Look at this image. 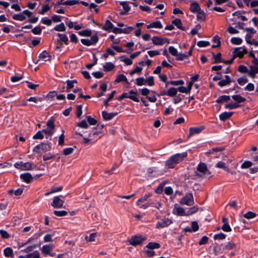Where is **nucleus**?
I'll list each match as a JSON object with an SVG mask.
<instances>
[{
    "label": "nucleus",
    "instance_id": "f257e3e1",
    "mask_svg": "<svg viewBox=\"0 0 258 258\" xmlns=\"http://www.w3.org/2000/svg\"><path fill=\"white\" fill-rule=\"evenodd\" d=\"M150 195H145L137 201V205L141 209H146L150 206L154 207L159 209L161 204L159 202L155 203L156 201L150 199Z\"/></svg>",
    "mask_w": 258,
    "mask_h": 258
},
{
    "label": "nucleus",
    "instance_id": "f03ea898",
    "mask_svg": "<svg viewBox=\"0 0 258 258\" xmlns=\"http://www.w3.org/2000/svg\"><path fill=\"white\" fill-rule=\"evenodd\" d=\"M187 152L175 154L171 156L166 162L165 165L169 168L174 167L176 164L182 162L187 157Z\"/></svg>",
    "mask_w": 258,
    "mask_h": 258
},
{
    "label": "nucleus",
    "instance_id": "7ed1b4c3",
    "mask_svg": "<svg viewBox=\"0 0 258 258\" xmlns=\"http://www.w3.org/2000/svg\"><path fill=\"white\" fill-rule=\"evenodd\" d=\"M195 174L197 176L206 178L211 176V172L208 169L206 164L202 162L198 164L197 171H195Z\"/></svg>",
    "mask_w": 258,
    "mask_h": 258
},
{
    "label": "nucleus",
    "instance_id": "20e7f679",
    "mask_svg": "<svg viewBox=\"0 0 258 258\" xmlns=\"http://www.w3.org/2000/svg\"><path fill=\"white\" fill-rule=\"evenodd\" d=\"M47 128L42 130L43 133L46 135V138L50 137V140L51 139V136L54 133L55 125L54 120L50 118L47 121Z\"/></svg>",
    "mask_w": 258,
    "mask_h": 258
},
{
    "label": "nucleus",
    "instance_id": "39448f33",
    "mask_svg": "<svg viewBox=\"0 0 258 258\" xmlns=\"http://www.w3.org/2000/svg\"><path fill=\"white\" fill-rule=\"evenodd\" d=\"M179 203L181 205H185L188 206H192L195 203L192 194L191 192L186 194L180 199Z\"/></svg>",
    "mask_w": 258,
    "mask_h": 258
},
{
    "label": "nucleus",
    "instance_id": "423d86ee",
    "mask_svg": "<svg viewBox=\"0 0 258 258\" xmlns=\"http://www.w3.org/2000/svg\"><path fill=\"white\" fill-rule=\"evenodd\" d=\"M14 166L17 169L21 170H32L35 167L34 165L30 162H18L15 163Z\"/></svg>",
    "mask_w": 258,
    "mask_h": 258
},
{
    "label": "nucleus",
    "instance_id": "0eeeda50",
    "mask_svg": "<svg viewBox=\"0 0 258 258\" xmlns=\"http://www.w3.org/2000/svg\"><path fill=\"white\" fill-rule=\"evenodd\" d=\"M51 149V146L50 143H42L40 144L37 145L33 149V152L36 153H39V150H41L44 152L49 151Z\"/></svg>",
    "mask_w": 258,
    "mask_h": 258
},
{
    "label": "nucleus",
    "instance_id": "6e6552de",
    "mask_svg": "<svg viewBox=\"0 0 258 258\" xmlns=\"http://www.w3.org/2000/svg\"><path fill=\"white\" fill-rule=\"evenodd\" d=\"M32 13L27 10H24L22 13L14 14L12 18L14 20L22 21L26 19V16L28 17H31Z\"/></svg>",
    "mask_w": 258,
    "mask_h": 258
},
{
    "label": "nucleus",
    "instance_id": "1a4fd4ad",
    "mask_svg": "<svg viewBox=\"0 0 258 258\" xmlns=\"http://www.w3.org/2000/svg\"><path fill=\"white\" fill-rule=\"evenodd\" d=\"M145 239L146 237L142 235H135L131 237L128 242L130 244L136 246L142 244Z\"/></svg>",
    "mask_w": 258,
    "mask_h": 258
},
{
    "label": "nucleus",
    "instance_id": "9d476101",
    "mask_svg": "<svg viewBox=\"0 0 258 258\" xmlns=\"http://www.w3.org/2000/svg\"><path fill=\"white\" fill-rule=\"evenodd\" d=\"M98 41V36L96 34L93 35L90 39H81V42L83 44L86 46L95 45Z\"/></svg>",
    "mask_w": 258,
    "mask_h": 258
},
{
    "label": "nucleus",
    "instance_id": "9b49d317",
    "mask_svg": "<svg viewBox=\"0 0 258 258\" xmlns=\"http://www.w3.org/2000/svg\"><path fill=\"white\" fill-rule=\"evenodd\" d=\"M246 5L248 7L252 9V11L254 14L258 15V0L250 1L249 0H244Z\"/></svg>",
    "mask_w": 258,
    "mask_h": 258
},
{
    "label": "nucleus",
    "instance_id": "f8f14e48",
    "mask_svg": "<svg viewBox=\"0 0 258 258\" xmlns=\"http://www.w3.org/2000/svg\"><path fill=\"white\" fill-rule=\"evenodd\" d=\"M172 223V220L169 218H163L158 221L156 227L158 229L163 228L170 225Z\"/></svg>",
    "mask_w": 258,
    "mask_h": 258
},
{
    "label": "nucleus",
    "instance_id": "ddd939ff",
    "mask_svg": "<svg viewBox=\"0 0 258 258\" xmlns=\"http://www.w3.org/2000/svg\"><path fill=\"white\" fill-rule=\"evenodd\" d=\"M63 203L64 201L59 197L55 196L53 198L51 205L54 208H60L63 207Z\"/></svg>",
    "mask_w": 258,
    "mask_h": 258
},
{
    "label": "nucleus",
    "instance_id": "4468645a",
    "mask_svg": "<svg viewBox=\"0 0 258 258\" xmlns=\"http://www.w3.org/2000/svg\"><path fill=\"white\" fill-rule=\"evenodd\" d=\"M153 43L156 45H162L165 43H169L167 38H162L158 36H154L152 38Z\"/></svg>",
    "mask_w": 258,
    "mask_h": 258
},
{
    "label": "nucleus",
    "instance_id": "2eb2a0df",
    "mask_svg": "<svg viewBox=\"0 0 258 258\" xmlns=\"http://www.w3.org/2000/svg\"><path fill=\"white\" fill-rule=\"evenodd\" d=\"M233 53H234V57H241L243 55L247 53V50L243 47L236 48Z\"/></svg>",
    "mask_w": 258,
    "mask_h": 258
},
{
    "label": "nucleus",
    "instance_id": "dca6fc26",
    "mask_svg": "<svg viewBox=\"0 0 258 258\" xmlns=\"http://www.w3.org/2000/svg\"><path fill=\"white\" fill-rule=\"evenodd\" d=\"M173 210V213L178 216H186L185 210L182 207H178L177 204L175 205Z\"/></svg>",
    "mask_w": 258,
    "mask_h": 258
},
{
    "label": "nucleus",
    "instance_id": "f3484780",
    "mask_svg": "<svg viewBox=\"0 0 258 258\" xmlns=\"http://www.w3.org/2000/svg\"><path fill=\"white\" fill-rule=\"evenodd\" d=\"M80 3L79 0H69L67 1L63 2V0H61V3H56L55 4V6H59L61 5H68V6H73Z\"/></svg>",
    "mask_w": 258,
    "mask_h": 258
},
{
    "label": "nucleus",
    "instance_id": "a211bd4d",
    "mask_svg": "<svg viewBox=\"0 0 258 258\" xmlns=\"http://www.w3.org/2000/svg\"><path fill=\"white\" fill-rule=\"evenodd\" d=\"M203 128L204 127L203 126L190 127L189 130L188 137H190L194 135L199 134L202 132Z\"/></svg>",
    "mask_w": 258,
    "mask_h": 258
},
{
    "label": "nucleus",
    "instance_id": "6ab92c4d",
    "mask_svg": "<svg viewBox=\"0 0 258 258\" xmlns=\"http://www.w3.org/2000/svg\"><path fill=\"white\" fill-rule=\"evenodd\" d=\"M39 60L44 61H50L51 56L46 50L43 51L39 55Z\"/></svg>",
    "mask_w": 258,
    "mask_h": 258
},
{
    "label": "nucleus",
    "instance_id": "aec40b11",
    "mask_svg": "<svg viewBox=\"0 0 258 258\" xmlns=\"http://www.w3.org/2000/svg\"><path fill=\"white\" fill-rule=\"evenodd\" d=\"M177 93V89L172 87L169 88L167 91H164L161 93V95H165L170 97L175 96Z\"/></svg>",
    "mask_w": 258,
    "mask_h": 258
},
{
    "label": "nucleus",
    "instance_id": "412c9836",
    "mask_svg": "<svg viewBox=\"0 0 258 258\" xmlns=\"http://www.w3.org/2000/svg\"><path fill=\"white\" fill-rule=\"evenodd\" d=\"M18 258H40L39 252L37 250L34 252L26 254L25 255H20Z\"/></svg>",
    "mask_w": 258,
    "mask_h": 258
},
{
    "label": "nucleus",
    "instance_id": "4be33fe9",
    "mask_svg": "<svg viewBox=\"0 0 258 258\" xmlns=\"http://www.w3.org/2000/svg\"><path fill=\"white\" fill-rule=\"evenodd\" d=\"M117 115L116 112H110L108 113L106 111H103L102 112V115L104 120H108L112 119L114 116Z\"/></svg>",
    "mask_w": 258,
    "mask_h": 258
},
{
    "label": "nucleus",
    "instance_id": "5701e85b",
    "mask_svg": "<svg viewBox=\"0 0 258 258\" xmlns=\"http://www.w3.org/2000/svg\"><path fill=\"white\" fill-rule=\"evenodd\" d=\"M232 81L230 77L228 75H226L225 76V79H223L222 80H220L218 83V84L219 86H220L221 87H224V86H227L228 84H229Z\"/></svg>",
    "mask_w": 258,
    "mask_h": 258
},
{
    "label": "nucleus",
    "instance_id": "b1692460",
    "mask_svg": "<svg viewBox=\"0 0 258 258\" xmlns=\"http://www.w3.org/2000/svg\"><path fill=\"white\" fill-rule=\"evenodd\" d=\"M20 178L24 182L27 183L30 182L33 178L31 174L29 173L21 174L20 175Z\"/></svg>",
    "mask_w": 258,
    "mask_h": 258
},
{
    "label": "nucleus",
    "instance_id": "393cba45",
    "mask_svg": "<svg viewBox=\"0 0 258 258\" xmlns=\"http://www.w3.org/2000/svg\"><path fill=\"white\" fill-rule=\"evenodd\" d=\"M162 27L163 25L160 21H156L153 22L147 25V28L148 29H150L151 28H162Z\"/></svg>",
    "mask_w": 258,
    "mask_h": 258
},
{
    "label": "nucleus",
    "instance_id": "a878e982",
    "mask_svg": "<svg viewBox=\"0 0 258 258\" xmlns=\"http://www.w3.org/2000/svg\"><path fill=\"white\" fill-rule=\"evenodd\" d=\"M53 247L54 245L52 244L44 245L42 247V252L44 254H48Z\"/></svg>",
    "mask_w": 258,
    "mask_h": 258
},
{
    "label": "nucleus",
    "instance_id": "bb28decb",
    "mask_svg": "<svg viewBox=\"0 0 258 258\" xmlns=\"http://www.w3.org/2000/svg\"><path fill=\"white\" fill-rule=\"evenodd\" d=\"M119 4L122 6L124 10V12H121L120 13V15H125L130 10L128 3L127 2H120Z\"/></svg>",
    "mask_w": 258,
    "mask_h": 258
},
{
    "label": "nucleus",
    "instance_id": "cd10ccee",
    "mask_svg": "<svg viewBox=\"0 0 258 258\" xmlns=\"http://www.w3.org/2000/svg\"><path fill=\"white\" fill-rule=\"evenodd\" d=\"M258 73V66H253L250 67V69L248 72L249 75L252 77L254 78L255 75Z\"/></svg>",
    "mask_w": 258,
    "mask_h": 258
},
{
    "label": "nucleus",
    "instance_id": "c85d7f7f",
    "mask_svg": "<svg viewBox=\"0 0 258 258\" xmlns=\"http://www.w3.org/2000/svg\"><path fill=\"white\" fill-rule=\"evenodd\" d=\"M233 112H224L219 115L220 120L225 121L229 118L232 115Z\"/></svg>",
    "mask_w": 258,
    "mask_h": 258
},
{
    "label": "nucleus",
    "instance_id": "c756f323",
    "mask_svg": "<svg viewBox=\"0 0 258 258\" xmlns=\"http://www.w3.org/2000/svg\"><path fill=\"white\" fill-rule=\"evenodd\" d=\"M190 10L192 13H197L201 10L199 4L197 2L191 4L190 6Z\"/></svg>",
    "mask_w": 258,
    "mask_h": 258
},
{
    "label": "nucleus",
    "instance_id": "7c9ffc66",
    "mask_svg": "<svg viewBox=\"0 0 258 258\" xmlns=\"http://www.w3.org/2000/svg\"><path fill=\"white\" fill-rule=\"evenodd\" d=\"M113 28V25L108 20H106L105 23L102 27V29L107 31H110Z\"/></svg>",
    "mask_w": 258,
    "mask_h": 258
},
{
    "label": "nucleus",
    "instance_id": "2f4dec72",
    "mask_svg": "<svg viewBox=\"0 0 258 258\" xmlns=\"http://www.w3.org/2000/svg\"><path fill=\"white\" fill-rule=\"evenodd\" d=\"M103 70L105 72H109L112 70L114 68L115 66L114 64L111 62H106L103 67Z\"/></svg>",
    "mask_w": 258,
    "mask_h": 258
},
{
    "label": "nucleus",
    "instance_id": "473e14b6",
    "mask_svg": "<svg viewBox=\"0 0 258 258\" xmlns=\"http://www.w3.org/2000/svg\"><path fill=\"white\" fill-rule=\"evenodd\" d=\"M128 94L129 99L136 102H139V99L137 97V93L136 92L134 91L133 90H131L130 91Z\"/></svg>",
    "mask_w": 258,
    "mask_h": 258
},
{
    "label": "nucleus",
    "instance_id": "72a5a7b5",
    "mask_svg": "<svg viewBox=\"0 0 258 258\" xmlns=\"http://www.w3.org/2000/svg\"><path fill=\"white\" fill-rule=\"evenodd\" d=\"M172 24L176 26L179 29L184 30V28L182 26L181 21L179 19H175L172 21Z\"/></svg>",
    "mask_w": 258,
    "mask_h": 258
},
{
    "label": "nucleus",
    "instance_id": "f704fd0d",
    "mask_svg": "<svg viewBox=\"0 0 258 258\" xmlns=\"http://www.w3.org/2000/svg\"><path fill=\"white\" fill-rule=\"evenodd\" d=\"M230 100V97L228 95H222L219 96L216 102L218 103H221L224 102H228Z\"/></svg>",
    "mask_w": 258,
    "mask_h": 258
},
{
    "label": "nucleus",
    "instance_id": "c9c22d12",
    "mask_svg": "<svg viewBox=\"0 0 258 258\" xmlns=\"http://www.w3.org/2000/svg\"><path fill=\"white\" fill-rule=\"evenodd\" d=\"M115 83H118L121 82H125L128 83L127 78L123 74H120L116 77L114 81Z\"/></svg>",
    "mask_w": 258,
    "mask_h": 258
},
{
    "label": "nucleus",
    "instance_id": "e433bc0d",
    "mask_svg": "<svg viewBox=\"0 0 258 258\" xmlns=\"http://www.w3.org/2000/svg\"><path fill=\"white\" fill-rule=\"evenodd\" d=\"M232 99L236 101L235 103L239 104V103L243 102L245 101L246 99L244 97L241 96L239 95H234L232 96Z\"/></svg>",
    "mask_w": 258,
    "mask_h": 258
},
{
    "label": "nucleus",
    "instance_id": "4c0bfd02",
    "mask_svg": "<svg viewBox=\"0 0 258 258\" xmlns=\"http://www.w3.org/2000/svg\"><path fill=\"white\" fill-rule=\"evenodd\" d=\"M160 247L159 243L157 242H149L146 246V248H150L151 249H157Z\"/></svg>",
    "mask_w": 258,
    "mask_h": 258
},
{
    "label": "nucleus",
    "instance_id": "58836bf2",
    "mask_svg": "<svg viewBox=\"0 0 258 258\" xmlns=\"http://www.w3.org/2000/svg\"><path fill=\"white\" fill-rule=\"evenodd\" d=\"M240 105L237 103L233 102L225 104V108L229 109H234L238 108Z\"/></svg>",
    "mask_w": 258,
    "mask_h": 258
},
{
    "label": "nucleus",
    "instance_id": "ea45409f",
    "mask_svg": "<svg viewBox=\"0 0 258 258\" xmlns=\"http://www.w3.org/2000/svg\"><path fill=\"white\" fill-rule=\"evenodd\" d=\"M184 84V82L182 80H177V81H171L169 82H167L166 83V87H167L168 85L171 84L174 86H178L179 85H182Z\"/></svg>",
    "mask_w": 258,
    "mask_h": 258
},
{
    "label": "nucleus",
    "instance_id": "a19ab883",
    "mask_svg": "<svg viewBox=\"0 0 258 258\" xmlns=\"http://www.w3.org/2000/svg\"><path fill=\"white\" fill-rule=\"evenodd\" d=\"M132 58L130 57H125L124 56H122L120 57L121 61L124 62L126 65L129 66L131 65L133 63Z\"/></svg>",
    "mask_w": 258,
    "mask_h": 258
},
{
    "label": "nucleus",
    "instance_id": "79ce46f5",
    "mask_svg": "<svg viewBox=\"0 0 258 258\" xmlns=\"http://www.w3.org/2000/svg\"><path fill=\"white\" fill-rule=\"evenodd\" d=\"M67 91L69 92L70 89L74 87V83H76L77 81L76 80H67Z\"/></svg>",
    "mask_w": 258,
    "mask_h": 258
},
{
    "label": "nucleus",
    "instance_id": "37998d69",
    "mask_svg": "<svg viewBox=\"0 0 258 258\" xmlns=\"http://www.w3.org/2000/svg\"><path fill=\"white\" fill-rule=\"evenodd\" d=\"M135 84L137 86H141L142 85H146V79H144L143 77L138 78L136 80Z\"/></svg>",
    "mask_w": 258,
    "mask_h": 258
},
{
    "label": "nucleus",
    "instance_id": "c03bdc74",
    "mask_svg": "<svg viewBox=\"0 0 258 258\" xmlns=\"http://www.w3.org/2000/svg\"><path fill=\"white\" fill-rule=\"evenodd\" d=\"M62 189V187L61 186H57V187H52L50 191L49 192H47L45 194V196H48L52 193H54L57 191H61Z\"/></svg>",
    "mask_w": 258,
    "mask_h": 258
},
{
    "label": "nucleus",
    "instance_id": "a18cd8bd",
    "mask_svg": "<svg viewBox=\"0 0 258 258\" xmlns=\"http://www.w3.org/2000/svg\"><path fill=\"white\" fill-rule=\"evenodd\" d=\"M256 213L251 211H248L243 215L244 217L247 219L254 218L256 217Z\"/></svg>",
    "mask_w": 258,
    "mask_h": 258
},
{
    "label": "nucleus",
    "instance_id": "49530a36",
    "mask_svg": "<svg viewBox=\"0 0 258 258\" xmlns=\"http://www.w3.org/2000/svg\"><path fill=\"white\" fill-rule=\"evenodd\" d=\"M91 30L86 29L78 32V34L82 36H90L91 34Z\"/></svg>",
    "mask_w": 258,
    "mask_h": 258
},
{
    "label": "nucleus",
    "instance_id": "de8ad7c7",
    "mask_svg": "<svg viewBox=\"0 0 258 258\" xmlns=\"http://www.w3.org/2000/svg\"><path fill=\"white\" fill-rule=\"evenodd\" d=\"M216 167L219 168L223 169L227 171H229V169L226 166L225 163L222 161H219L218 163H217L216 164Z\"/></svg>",
    "mask_w": 258,
    "mask_h": 258
},
{
    "label": "nucleus",
    "instance_id": "09e8293b",
    "mask_svg": "<svg viewBox=\"0 0 258 258\" xmlns=\"http://www.w3.org/2000/svg\"><path fill=\"white\" fill-rule=\"evenodd\" d=\"M198 210V208L197 206H194L189 209L186 211V216H189L196 213Z\"/></svg>",
    "mask_w": 258,
    "mask_h": 258
},
{
    "label": "nucleus",
    "instance_id": "8fccbe9b",
    "mask_svg": "<svg viewBox=\"0 0 258 258\" xmlns=\"http://www.w3.org/2000/svg\"><path fill=\"white\" fill-rule=\"evenodd\" d=\"M53 29L57 31L60 32H63L66 30V27L63 23H61L57 25Z\"/></svg>",
    "mask_w": 258,
    "mask_h": 258
},
{
    "label": "nucleus",
    "instance_id": "3c124183",
    "mask_svg": "<svg viewBox=\"0 0 258 258\" xmlns=\"http://www.w3.org/2000/svg\"><path fill=\"white\" fill-rule=\"evenodd\" d=\"M231 42L234 45H239L242 42V40L239 37H232L231 39Z\"/></svg>",
    "mask_w": 258,
    "mask_h": 258
},
{
    "label": "nucleus",
    "instance_id": "603ef678",
    "mask_svg": "<svg viewBox=\"0 0 258 258\" xmlns=\"http://www.w3.org/2000/svg\"><path fill=\"white\" fill-rule=\"evenodd\" d=\"M213 41L215 43V44H213L212 47L213 48H216L220 46V38L216 36L213 37Z\"/></svg>",
    "mask_w": 258,
    "mask_h": 258
},
{
    "label": "nucleus",
    "instance_id": "864d4df0",
    "mask_svg": "<svg viewBox=\"0 0 258 258\" xmlns=\"http://www.w3.org/2000/svg\"><path fill=\"white\" fill-rule=\"evenodd\" d=\"M197 13V18L198 20L204 21L205 19L206 15L204 11L200 10Z\"/></svg>",
    "mask_w": 258,
    "mask_h": 258
},
{
    "label": "nucleus",
    "instance_id": "5fc2aeb1",
    "mask_svg": "<svg viewBox=\"0 0 258 258\" xmlns=\"http://www.w3.org/2000/svg\"><path fill=\"white\" fill-rule=\"evenodd\" d=\"M97 236V233H92L89 236L85 237V240L87 241H94L95 240V238Z\"/></svg>",
    "mask_w": 258,
    "mask_h": 258
},
{
    "label": "nucleus",
    "instance_id": "6e6d98bb",
    "mask_svg": "<svg viewBox=\"0 0 258 258\" xmlns=\"http://www.w3.org/2000/svg\"><path fill=\"white\" fill-rule=\"evenodd\" d=\"M50 10V7L48 5H44L42 6L41 10L39 11V14L40 15H44L46 12Z\"/></svg>",
    "mask_w": 258,
    "mask_h": 258
},
{
    "label": "nucleus",
    "instance_id": "4d7b16f0",
    "mask_svg": "<svg viewBox=\"0 0 258 258\" xmlns=\"http://www.w3.org/2000/svg\"><path fill=\"white\" fill-rule=\"evenodd\" d=\"M53 213L55 216L58 217L64 216L68 214V212L64 210L54 211Z\"/></svg>",
    "mask_w": 258,
    "mask_h": 258
},
{
    "label": "nucleus",
    "instance_id": "13d9d810",
    "mask_svg": "<svg viewBox=\"0 0 258 258\" xmlns=\"http://www.w3.org/2000/svg\"><path fill=\"white\" fill-rule=\"evenodd\" d=\"M115 93V91H113L109 95L108 98L104 101V105L105 106H108L109 105L108 102L110 101L113 97L114 94Z\"/></svg>",
    "mask_w": 258,
    "mask_h": 258
},
{
    "label": "nucleus",
    "instance_id": "bf43d9fd",
    "mask_svg": "<svg viewBox=\"0 0 258 258\" xmlns=\"http://www.w3.org/2000/svg\"><path fill=\"white\" fill-rule=\"evenodd\" d=\"M4 254L6 256L10 257L13 255V251L10 247H7L4 250Z\"/></svg>",
    "mask_w": 258,
    "mask_h": 258
},
{
    "label": "nucleus",
    "instance_id": "052dcab7",
    "mask_svg": "<svg viewBox=\"0 0 258 258\" xmlns=\"http://www.w3.org/2000/svg\"><path fill=\"white\" fill-rule=\"evenodd\" d=\"M43 100V98L38 97H31L27 99V101H32L36 103L41 102Z\"/></svg>",
    "mask_w": 258,
    "mask_h": 258
},
{
    "label": "nucleus",
    "instance_id": "680f3d73",
    "mask_svg": "<svg viewBox=\"0 0 258 258\" xmlns=\"http://www.w3.org/2000/svg\"><path fill=\"white\" fill-rule=\"evenodd\" d=\"M177 91H179L181 93H188L190 92V88H186L183 86H181L177 88Z\"/></svg>",
    "mask_w": 258,
    "mask_h": 258
},
{
    "label": "nucleus",
    "instance_id": "e2e57ef3",
    "mask_svg": "<svg viewBox=\"0 0 258 258\" xmlns=\"http://www.w3.org/2000/svg\"><path fill=\"white\" fill-rule=\"evenodd\" d=\"M135 28L132 26H128L124 28H122V33L124 34H129L133 30H134Z\"/></svg>",
    "mask_w": 258,
    "mask_h": 258
},
{
    "label": "nucleus",
    "instance_id": "0e129e2a",
    "mask_svg": "<svg viewBox=\"0 0 258 258\" xmlns=\"http://www.w3.org/2000/svg\"><path fill=\"white\" fill-rule=\"evenodd\" d=\"M57 35L59 36L60 41L64 42L66 44L68 43V38L66 34L58 33Z\"/></svg>",
    "mask_w": 258,
    "mask_h": 258
},
{
    "label": "nucleus",
    "instance_id": "69168bd1",
    "mask_svg": "<svg viewBox=\"0 0 258 258\" xmlns=\"http://www.w3.org/2000/svg\"><path fill=\"white\" fill-rule=\"evenodd\" d=\"M77 125L83 128H87L88 127L87 122L86 120H82L81 122L78 123Z\"/></svg>",
    "mask_w": 258,
    "mask_h": 258
},
{
    "label": "nucleus",
    "instance_id": "338daca9",
    "mask_svg": "<svg viewBox=\"0 0 258 258\" xmlns=\"http://www.w3.org/2000/svg\"><path fill=\"white\" fill-rule=\"evenodd\" d=\"M226 235L223 233H220L219 234H216L214 236V238L215 240H222L225 239Z\"/></svg>",
    "mask_w": 258,
    "mask_h": 258
},
{
    "label": "nucleus",
    "instance_id": "774afa93",
    "mask_svg": "<svg viewBox=\"0 0 258 258\" xmlns=\"http://www.w3.org/2000/svg\"><path fill=\"white\" fill-rule=\"evenodd\" d=\"M146 85L152 86L154 85V77L153 76L149 77L147 79H146Z\"/></svg>",
    "mask_w": 258,
    "mask_h": 258
}]
</instances>
